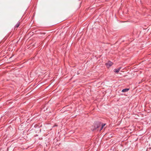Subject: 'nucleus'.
I'll list each match as a JSON object with an SVG mask.
<instances>
[{
  "instance_id": "nucleus-2",
  "label": "nucleus",
  "mask_w": 151,
  "mask_h": 151,
  "mask_svg": "<svg viewBox=\"0 0 151 151\" xmlns=\"http://www.w3.org/2000/svg\"><path fill=\"white\" fill-rule=\"evenodd\" d=\"M121 68V67H119L117 69H115L114 70V71L116 73H118L120 70Z\"/></svg>"
},
{
  "instance_id": "nucleus-3",
  "label": "nucleus",
  "mask_w": 151,
  "mask_h": 151,
  "mask_svg": "<svg viewBox=\"0 0 151 151\" xmlns=\"http://www.w3.org/2000/svg\"><path fill=\"white\" fill-rule=\"evenodd\" d=\"M129 90V88H125V89H123L122 91V92H127Z\"/></svg>"
},
{
  "instance_id": "nucleus-5",
  "label": "nucleus",
  "mask_w": 151,
  "mask_h": 151,
  "mask_svg": "<svg viewBox=\"0 0 151 151\" xmlns=\"http://www.w3.org/2000/svg\"><path fill=\"white\" fill-rule=\"evenodd\" d=\"M105 125H106V124H104L102 125V127H101V130L103 129V128L104 127V126H105Z\"/></svg>"
},
{
  "instance_id": "nucleus-4",
  "label": "nucleus",
  "mask_w": 151,
  "mask_h": 151,
  "mask_svg": "<svg viewBox=\"0 0 151 151\" xmlns=\"http://www.w3.org/2000/svg\"><path fill=\"white\" fill-rule=\"evenodd\" d=\"M19 23H17L15 26V27L17 28L19 27Z\"/></svg>"
},
{
  "instance_id": "nucleus-1",
  "label": "nucleus",
  "mask_w": 151,
  "mask_h": 151,
  "mask_svg": "<svg viewBox=\"0 0 151 151\" xmlns=\"http://www.w3.org/2000/svg\"><path fill=\"white\" fill-rule=\"evenodd\" d=\"M113 64L112 62H111L110 61H109L107 63H106L105 64V65L106 66V67L109 68Z\"/></svg>"
}]
</instances>
